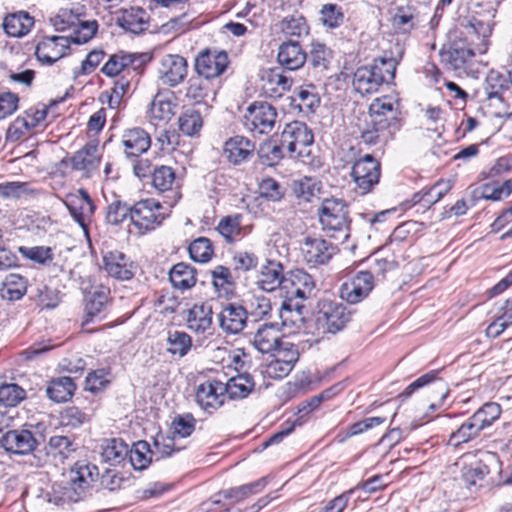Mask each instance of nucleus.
<instances>
[{"label":"nucleus","instance_id":"423d86ee","mask_svg":"<svg viewBox=\"0 0 512 512\" xmlns=\"http://www.w3.org/2000/svg\"><path fill=\"white\" fill-rule=\"evenodd\" d=\"M352 311L344 304L322 299L317 304L316 325L322 333L336 334L352 319Z\"/></svg>","mask_w":512,"mask_h":512},{"label":"nucleus","instance_id":"f03ea898","mask_svg":"<svg viewBox=\"0 0 512 512\" xmlns=\"http://www.w3.org/2000/svg\"><path fill=\"white\" fill-rule=\"evenodd\" d=\"M403 55L404 48L396 43L389 51H385L383 56L374 59L372 64L357 68L353 76L355 91L362 96L373 94L384 83L391 82Z\"/></svg>","mask_w":512,"mask_h":512},{"label":"nucleus","instance_id":"9b49d317","mask_svg":"<svg viewBox=\"0 0 512 512\" xmlns=\"http://www.w3.org/2000/svg\"><path fill=\"white\" fill-rule=\"evenodd\" d=\"M64 204L85 235H88V225L95 212V205L88 192L80 188L74 193H68L65 196Z\"/></svg>","mask_w":512,"mask_h":512},{"label":"nucleus","instance_id":"864d4df0","mask_svg":"<svg viewBox=\"0 0 512 512\" xmlns=\"http://www.w3.org/2000/svg\"><path fill=\"white\" fill-rule=\"evenodd\" d=\"M319 15L321 23L329 29L338 28L344 22L342 7L334 3L324 4L319 11Z\"/></svg>","mask_w":512,"mask_h":512},{"label":"nucleus","instance_id":"6e6d98bb","mask_svg":"<svg viewBox=\"0 0 512 512\" xmlns=\"http://www.w3.org/2000/svg\"><path fill=\"white\" fill-rule=\"evenodd\" d=\"M512 193V181L502 183L490 182L482 185L480 197L486 200L499 201L507 198Z\"/></svg>","mask_w":512,"mask_h":512},{"label":"nucleus","instance_id":"72a5a7b5","mask_svg":"<svg viewBox=\"0 0 512 512\" xmlns=\"http://www.w3.org/2000/svg\"><path fill=\"white\" fill-rule=\"evenodd\" d=\"M33 25L34 18L25 11L9 14L3 21V28L6 34L17 38L27 35Z\"/></svg>","mask_w":512,"mask_h":512},{"label":"nucleus","instance_id":"5701e85b","mask_svg":"<svg viewBox=\"0 0 512 512\" xmlns=\"http://www.w3.org/2000/svg\"><path fill=\"white\" fill-rule=\"evenodd\" d=\"M187 75V61L180 55L168 54L160 61L159 78L170 86L174 87L181 83Z\"/></svg>","mask_w":512,"mask_h":512},{"label":"nucleus","instance_id":"49530a36","mask_svg":"<svg viewBox=\"0 0 512 512\" xmlns=\"http://www.w3.org/2000/svg\"><path fill=\"white\" fill-rule=\"evenodd\" d=\"M242 215H228L220 219L217 225V231L228 243H233L241 237L242 234Z\"/></svg>","mask_w":512,"mask_h":512},{"label":"nucleus","instance_id":"a878e982","mask_svg":"<svg viewBox=\"0 0 512 512\" xmlns=\"http://www.w3.org/2000/svg\"><path fill=\"white\" fill-rule=\"evenodd\" d=\"M3 448L15 454H28L37 444L35 437L29 430H9L0 439Z\"/></svg>","mask_w":512,"mask_h":512},{"label":"nucleus","instance_id":"cd10ccee","mask_svg":"<svg viewBox=\"0 0 512 512\" xmlns=\"http://www.w3.org/2000/svg\"><path fill=\"white\" fill-rule=\"evenodd\" d=\"M255 145L243 136H234L224 143L223 156L232 164L239 165L248 160Z\"/></svg>","mask_w":512,"mask_h":512},{"label":"nucleus","instance_id":"c85d7f7f","mask_svg":"<svg viewBox=\"0 0 512 512\" xmlns=\"http://www.w3.org/2000/svg\"><path fill=\"white\" fill-rule=\"evenodd\" d=\"M333 58L332 50L324 43L314 41L307 53V61L314 77L320 78L328 69Z\"/></svg>","mask_w":512,"mask_h":512},{"label":"nucleus","instance_id":"4be33fe9","mask_svg":"<svg viewBox=\"0 0 512 512\" xmlns=\"http://www.w3.org/2000/svg\"><path fill=\"white\" fill-rule=\"evenodd\" d=\"M286 298L304 301L313 296L315 282L310 274L297 269L289 273L286 278Z\"/></svg>","mask_w":512,"mask_h":512},{"label":"nucleus","instance_id":"393cba45","mask_svg":"<svg viewBox=\"0 0 512 512\" xmlns=\"http://www.w3.org/2000/svg\"><path fill=\"white\" fill-rule=\"evenodd\" d=\"M279 65L289 71H296L307 61V52L298 41L288 40L280 44L277 53Z\"/></svg>","mask_w":512,"mask_h":512},{"label":"nucleus","instance_id":"13d9d810","mask_svg":"<svg viewBox=\"0 0 512 512\" xmlns=\"http://www.w3.org/2000/svg\"><path fill=\"white\" fill-rule=\"evenodd\" d=\"M501 414V406L495 402L485 403L481 408L475 411L471 416L483 428L491 426Z\"/></svg>","mask_w":512,"mask_h":512},{"label":"nucleus","instance_id":"2eb2a0df","mask_svg":"<svg viewBox=\"0 0 512 512\" xmlns=\"http://www.w3.org/2000/svg\"><path fill=\"white\" fill-rule=\"evenodd\" d=\"M351 175L361 193L366 194L379 182L380 163L367 154L353 164Z\"/></svg>","mask_w":512,"mask_h":512},{"label":"nucleus","instance_id":"f8f14e48","mask_svg":"<svg viewBox=\"0 0 512 512\" xmlns=\"http://www.w3.org/2000/svg\"><path fill=\"white\" fill-rule=\"evenodd\" d=\"M102 158V149L97 141H90L68 160L75 171L81 172L84 178H91L99 169ZM66 163L67 160H63Z\"/></svg>","mask_w":512,"mask_h":512},{"label":"nucleus","instance_id":"bb28decb","mask_svg":"<svg viewBox=\"0 0 512 512\" xmlns=\"http://www.w3.org/2000/svg\"><path fill=\"white\" fill-rule=\"evenodd\" d=\"M287 276L283 275V266L276 261H268L262 266L257 280L258 287L266 292H272L277 288L285 290Z\"/></svg>","mask_w":512,"mask_h":512},{"label":"nucleus","instance_id":"58836bf2","mask_svg":"<svg viewBox=\"0 0 512 512\" xmlns=\"http://www.w3.org/2000/svg\"><path fill=\"white\" fill-rule=\"evenodd\" d=\"M171 91L158 92L150 106L151 117L160 121H167L174 115L176 104Z\"/></svg>","mask_w":512,"mask_h":512},{"label":"nucleus","instance_id":"6ab92c4d","mask_svg":"<svg viewBox=\"0 0 512 512\" xmlns=\"http://www.w3.org/2000/svg\"><path fill=\"white\" fill-rule=\"evenodd\" d=\"M69 37H44L36 46L35 55L45 65H52L67 54L70 46Z\"/></svg>","mask_w":512,"mask_h":512},{"label":"nucleus","instance_id":"f257e3e1","mask_svg":"<svg viewBox=\"0 0 512 512\" xmlns=\"http://www.w3.org/2000/svg\"><path fill=\"white\" fill-rule=\"evenodd\" d=\"M368 126L361 139L369 145L386 144L402 127L400 105L391 97L376 98L369 106Z\"/></svg>","mask_w":512,"mask_h":512},{"label":"nucleus","instance_id":"ea45409f","mask_svg":"<svg viewBox=\"0 0 512 512\" xmlns=\"http://www.w3.org/2000/svg\"><path fill=\"white\" fill-rule=\"evenodd\" d=\"M483 430L477 421L470 416L456 431L450 434L448 445L458 448L460 445L476 439Z\"/></svg>","mask_w":512,"mask_h":512},{"label":"nucleus","instance_id":"a19ab883","mask_svg":"<svg viewBox=\"0 0 512 512\" xmlns=\"http://www.w3.org/2000/svg\"><path fill=\"white\" fill-rule=\"evenodd\" d=\"M75 389L72 378L63 376L50 381L46 394L56 403L66 402L73 396Z\"/></svg>","mask_w":512,"mask_h":512},{"label":"nucleus","instance_id":"e433bc0d","mask_svg":"<svg viewBox=\"0 0 512 512\" xmlns=\"http://www.w3.org/2000/svg\"><path fill=\"white\" fill-rule=\"evenodd\" d=\"M226 396L230 399L246 398L254 389L253 377L248 373L238 374L223 383Z\"/></svg>","mask_w":512,"mask_h":512},{"label":"nucleus","instance_id":"37998d69","mask_svg":"<svg viewBox=\"0 0 512 512\" xmlns=\"http://www.w3.org/2000/svg\"><path fill=\"white\" fill-rule=\"evenodd\" d=\"M27 292V280L20 274H9L6 276L0 295L8 301L20 300Z\"/></svg>","mask_w":512,"mask_h":512},{"label":"nucleus","instance_id":"09e8293b","mask_svg":"<svg viewBox=\"0 0 512 512\" xmlns=\"http://www.w3.org/2000/svg\"><path fill=\"white\" fill-rule=\"evenodd\" d=\"M268 484V477H262L254 482L244 484L238 487L230 488L223 491L225 498L235 501H242L251 495L261 492Z\"/></svg>","mask_w":512,"mask_h":512},{"label":"nucleus","instance_id":"79ce46f5","mask_svg":"<svg viewBox=\"0 0 512 512\" xmlns=\"http://www.w3.org/2000/svg\"><path fill=\"white\" fill-rule=\"evenodd\" d=\"M509 89L506 79L496 72H490L486 79V95L490 106L497 107L504 102V93Z\"/></svg>","mask_w":512,"mask_h":512},{"label":"nucleus","instance_id":"ddd939ff","mask_svg":"<svg viewBox=\"0 0 512 512\" xmlns=\"http://www.w3.org/2000/svg\"><path fill=\"white\" fill-rule=\"evenodd\" d=\"M314 141L312 131L304 122L293 121L286 125L282 132V144L286 145L290 154L301 157Z\"/></svg>","mask_w":512,"mask_h":512},{"label":"nucleus","instance_id":"c03bdc74","mask_svg":"<svg viewBox=\"0 0 512 512\" xmlns=\"http://www.w3.org/2000/svg\"><path fill=\"white\" fill-rule=\"evenodd\" d=\"M169 279L173 287L186 290L196 283L195 269L183 262L175 264L169 273Z\"/></svg>","mask_w":512,"mask_h":512},{"label":"nucleus","instance_id":"de8ad7c7","mask_svg":"<svg viewBox=\"0 0 512 512\" xmlns=\"http://www.w3.org/2000/svg\"><path fill=\"white\" fill-rule=\"evenodd\" d=\"M108 301V293L105 290H95L91 293L85 304V322H93L96 318L101 319L100 314L104 311Z\"/></svg>","mask_w":512,"mask_h":512},{"label":"nucleus","instance_id":"c9c22d12","mask_svg":"<svg viewBox=\"0 0 512 512\" xmlns=\"http://www.w3.org/2000/svg\"><path fill=\"white\" fill-rule=\"evenodd\" d=\"M212 307L207 303L194 305L187 315L188 327L197 332L203 333L207 331L212 325Z\"/></svg>","mask_w":512,"mask_h":512},{"label":"nucleus","instance_id":"39448f33","mask_svg":"<svg viewBox=\"0 0 512 512\" xmlns=\"http://www.w3.org/2000/svg\"><path fill=\"white\" fill-rule=\"evenodd\" d=\"M346 203L337 198H326L318 208V218L322 230L330 237L337 234L347 239L349 236L350 220Z\"/></svg>","mask_w":512,"mask_h":512},{"label":"nucleus","instance_id":"f3484780","mask_svg":"<svg viewBox=\"0 0 512 512\" xmlns=\"http://www.w3.org/2000/svg\"><path fill=\"white\" fill-rule=\"evenodd\" d=\"M373 287L372 273L360 271L350 281L341 285L340 297L347 303L357 304L370 294Z\"/></svg>","mask_w":512,"mask_h":512},{"label":"nucleus","instance_id":"4468645a","mask_svg":"<svg viewBox=\"0 0 512 512\" xmlns=\"http://www.w3.org/2000/svg\"><path fill=\"white\" fill-rule=\"evenodd\" d=\"M229 64L228 55L223 50L205 49L195 59V70L199 76L204 78L219 77L227 69Z\"/></svg>","mask_w":512,"mask_h":512},{"label":"nucleus","instance_id":"bf43d9fd","mask_svg":"<svg viewBox=\"0 0 512 512\" xmlns=\"http://www.w3.org/2000/svg\"><path fill=\"white\" fill-rule=\"evenodd\" d=\"M258 156L262 164L267 166L277 165L284 157L281 145L271 140L262 143L258 149Z\"/></svg>","mask_w":512,"mask_h":512},{"label":"nucleus","instance_id":"20e7f679","mask_svg":"<svg viewBox=\"0 0 512 512\" xmlns=\"http://www.w3.org/2000/svg\"><path fill=\"white\" fill-rule=\"evenodd\" d=\"M92 477L87 465L80 466L77 470H71L66 480L55 482L51 492L48 493V501L56 506L64 507L81 500L89 487V478Z\"/></svg>","mask_w":512,"mask_h":512},{"label":"nucleus","instance_id":"7c9ffc66","mask_svg":"<svg viewBox=\"0 0 512 512\" xmlns=\"http://www.w3.org/2000/svg\"><path fill=\"white\" fill-rule=\"evenodd\" d=\"M122 143L127 156L138 157L149 149L151 139L145 130L133 128L125 131L122 137Z\"/></svg>","mask_w":512,"mask_h":512},{"label":"nucleus","instance_id":"e2e57ef3","mask_svg":"<svg viewBox=\"0 0 512 512\" xmlns=\"http://www.w3.org/2000/svg\"><path fill=\"white\" fill-rule=\"evenodd\" d=\"M19 252L21 255L40 265H48L53 260V250L45 246H20Z\"/></svg>","mask_w":512,"mask_h":512},{"label":"nucleus","instance_id":"5fc2aeb1","mask_svg":"<svg viewBox=\"0 0 512 512\" xmlns=\"http://www.w3.org/2000/svg\"><path fill=\"white\" fill-rule=\"evenodd\" d=\"M188 252L194 262L206 263L212 258L214 249L208 238L199 237L190 243Z\"/></svg>","mask_w":512,"mask_h":512},{"label":"nucleus","instance_id":"aec40b11","mask_svg":"<svg viewBox=\"0 0 512 512\" xmlns=\"http://www.w3.org/2000/svg\"><path fill=\"white\" fill-rule=\"evenodd\" d=\"M225 398L224 386L220 381H206L197 387L196 402L201 409L209 414L220 408L224 404Z\"/></svg>","mask_w":512,"mask_h":512},{"label":"nucleus","instance_id":"6e6552de","mask_svg":"<svg viewBox=\"0 0 512 512\" xmlns=\"http://www.w3.org/2000/svg\"><path fill=\"white\" fill-rule=\"evenodd\" d=\"M277 111L267 102H255L250 105L244 115L245 128L254 134L267 135L276 124Z\"/></svg>","mask_w":512,"mask_h":512},{"label":"nucleus","instance_id":"603ef678","mask_svg":"<svg viewBox=\"0 0 512 512\" xmlns=\"http://www.w3.org/2000/svg\"><path fill=\"white\" fill-rule=\"evenodd\" d=\"M176 183V174L172 167L161 165L154 168L152 185L156 190L160 192L171 190Z\"/></svg>","mask_w":512,"mask_h":512},{"label":"nucleus","instance_id":"473e14b6","mask_svg":"<svg viewBox=\"0 0 512 512\" xmlns=\"http://www.w3.org/2000/svg\"><path fill=\"white\" fill-rule=\"evenodd\" d=\"M116 22L121 28L133 34L142 33L148 28L146 12L139 7L122 10Z\"/></svg>","mask_w":512,"mask_h":512},{"label":"nucleus","instance_id":"4c0bfd02","mask_svg":"<svg viewBox=\"0 0 512 512\" xmlns=\"http://www.w3.org/2000/svg\"><path fill=\"white\" fill-rule=\"evenodd\" d=\"M75 450L74 440L64 435L51 436L46 446L47 455L60 463L69 458Z\"/></svg>","mask_w":512,"mask_h":512},{"label":"nucleus","instance_id":"f704fd0d","mask_svg":"<svg viewBox=\"0 0 512 512\" xmlns=\"http://www.w3.org/2000/svg\"><path fill=\"white\" fill-rule=\"evenodd\" d=\"M101 448L102 460L109 465L117 466L127 460L128 445L122 439H106Z\"/></svg>","mask_w":512,"mask_h":512},{"label":"nucleus","instance_id":"412c9836","mask_svg":"<svg viewBox=\"0 0 512 512\" xmlns=\"http://www.w3.org/2000/svg\"><path fill=\"white\" fill-rule=\"evenodd\" d=\"M247 320V310L238 303L224 305L218 314L219 327L226 334L240 333L246 327Z\"/></svg>","mask_w":512,"mask_h":512},{"label":"nucleus","instance_id":"680f3d73","mask_svg":"<svg viewBox=\"0 0 512 512\" xmlns=\"http://www.w3.org/2000/svg\"><path fill=\"white\" fill-rule=\"evenodd\" d=\"M131 206L119 199L111 202L106 209L105 219L110 225L117 226L121 224L127 217L130 218Z\"/></svg>","mask_w":512,"mask_h":512},{"label":"nucleus","instance_id":"0e129e2a","mask_svg":"<svg viewBox=\"0 0 512 512\" xmlns=\"http://www.w3.org/2000/svg\"><path fill=\"white\" fill-rule=\"evenodd\" d=\"M89 420V415L76 406H68L60 414L61 424L72 429L82 426Z\"/></svg>","mask_w":512,"mask_h":512},{"label":"nucleus","instance_id":"c756f323","mask_svg":"<svg viewBox=\"0 0 512 512\" xmlns=\"http://www.w3.org/2000/svg\"><path fill=\"white\" fill-rule=\"evenodd\" d=\"M263 90L271 98H280L292 87L293 80L279 68L267 70L263 77Z\"/></svg>","mask_w":512,"mask_h":512},{"label":"nucleus","instance_id":"b1692460","mask_svg":"<svg viewBox=\"0 0 512 512\" xmlns=\"http://www.w3.org/2000/svg\"><path fill=\"white\" fill-rule=\"evenodd\" d=\"M104 269L109 276L118 280H130L135 273V265L120 251H109L103 256Z\"/></svg>","mask_w":512,"mask_h":512},{"label":"nucleus","instance_id":"3c124183","mask_svg":"<svg viewBox=\"0 0 512 512\" xmlns=\"http://www.w3.org/2000/svg\"><path fill=\"white\" fill-rule=\"evenodd\" d=\"M180 131L186 136L198 134L203 126L201 113L195 109L185 110L178 119Z\"/></svg>","mask_w":512,"mask_h":512},{"label":"nucleus","instance_id":"4d7b16f0","mask_svg":"<svg viewBox=\"0 0 512 512\" xmlns=\"http://www.w3.org/2000/svg\"><path fill=\"white\" fill-rule=\"evenodd\" d=\"M281 30L286 36L301 38L308 35L309 26L303 16L292 15L282 20Z\"/></svg>","mask_w":512,"mask_h":512},{"label":"nucleus","instance_id":"a18cd8bd","mask_svg":"<svg viewBox=\"0 0 512 512\" xmlns=\"http://www.w3.org/2000/svg\"><path fill=\"white\" fill-rule=\"evenodd\" d=\"M168 353L183 358L192 348V338L184 331H169L167 336Z\"/></svg>","mask_w":512,"mask_h":512},{"label":"nucleus","instance_id":"2f4dec72","mask_svg":"<svg viewBox=\"0 0 512 512\" xmlns=\"http://www.w3.org/2000/svg\"><path fill=\"white\" fill-rule=\"evenodd\" d=\"M279 317L283 326L301 328L305 321V307L301 301L285 297L279 310Z\"/></svg>","mask_w":512,"mask_h":512},{"label":"nucleus","instance_id":"0eeeda50","mask_svg":"<svg viewBox=\"0 0 512 512\" xmlns=\"http://www.w3.org/2000/svg\"><path fill=\"white\" fill-rule=\"evenodd\" d=\"M473 57L474 51L472 47L461 36H455L454 39L440 50V59L444 67L457 75L467 73L468 66Z\"/></svg>","mask_w":512,"mask_h":512},{"label":"nucleus","instance_id":"dca6fc26","mask_svg":"<svg viewBox=\"0 0 512 512\" xmlns=\"http://www.w3.org/2000/svg\"><path fill=\"white\" fill-rule=\"evenodd\" d=\"M336 251V246L320 237L307 236L301 244L303 258L312 266L328 263Z\"/></svg>","mask_w":512,"mask_h":512},{"label":"nucleus","instance_id":"7ed1b4c3","mask_svg":"<svg viewBox=\"0 0 512 512\" xmlns=\"http://www.w3.org/2000/svg\"><path fill=\"white\" fill-rule=\"evenodd\" d=\"M50 22L56 31H70V34L65 37H69L70 42L75 44L87 43L98 30L97 21L87 19L84 7L81 5L60 8Z\"/></svg>","mask_w":512,"mask_h":512},{"label":"nucleus","instance_id":"69168bd1","mask_svg":"<svg viewBox=\"0 0 512 512\" xmlns=\"http://www.w3.org/2000/svg\"><path fill=\"white\" fill-rule=\"evenodd\" d=\"M196 420L192 414L177 415L172 423L171 430L174 438H185L190 436L195 429Z\"/></svg>","mask_w":512,"mask_h":512},{"label":"nucleus","instance_id":"9d476101","mask_svg":"<svg viewBox=\"0 0 512 512\" xmlns=\"http://www.w3.org/2000/svg\"><path fill=\"white\" fill-rule=\"evenodd\" d=\"M162 206L159 201L148 198L136 202L131 206L130 220L131 223L141 233L155 229L164 219L161 212Z\"/></svg>","mask_w":512,"mask_h":512},{"label":"nucleus","instance_id":"a211bd4d","mask_svg":"<svg viewBox=\"0 0 512 512\" xmlns=\"http://www.w3.org/2000/svg\"><path fill=\"white\" fill-rule=\"evenodd\" d=\"M283 334L278 323H262L253 334L252 346L262 354H273L281 347Z\"/></svg>","mask_w":512,"mask_h":512},{"label":"nucleus","instance_id":"1a4fd4ad","mask_svg":"<svg viewBox=\"0 0 512 512\" xmlns=\"http://www.w3.org/2000/svg\"><path fill=\"white\" fill-rule=\"evenodd\" d=\"M150 60L146 53H128L119 51L109 57L102 67L103 74L109 77L123 75H138L139 70Z\"/></svg>","mask_w":512,"mask_h":512},{"label":"nucleus","instance_id":"774afa93","mask_svg":"<svg viewBox=\"0 0 512 512\" xmlns=\"http://www.w3.org/2000/svg\"><path fill=\"white\" fill-rule=\"evenodd\" d=\"M431 383H433V385L428 396V400L430 401L429 409L435 411L444 403V400L449 394V389L447 384L443 380L437 379V377Z\"/></svg>","mask_w":512,"mask_h":512},{"label":"nucleus","instance_id":"8fccbe9b","mask_svg":"<svg viewBox=\"0 0 512 512\" xmlns=\"http://www.w3.org/2000/svg\"><path fill=\"white\" fill-rule=\"evenodd\" d=\"M152 452L146 441H138L128 448L127 460L135 470L145 469L151 462Z\"/></svg>","mask_w":512,"mask_h":512},{"label":"nucleus","instance_id":"338daca9","mask_svg":"<svg viewBox=\"0 0 512 512\" xmlns=\"http://www.w3.org/2000/svg\"><path fill=\"white\" fill-rule=\"evenodd\" d=\"M26 397V392L17 384H3L0 386V403L13 407Z\"/></svg>","mask_w":512,"mask_h":512},{"label":"nucleus","instance_id":"052dcab7","mask_svg":"<svg viewBox=\"0 0 512 512\" xmlns=\"http://www.w3.org/2000/svg\"><path fill=\"white\" fill-rule=\"evenodd\" d=\"M211 92L208 78L202 76L191 77L186 88V96L196 102L204 100Z\"/></svg>","mask_w":512,"mask_h":512}]
</instances>
